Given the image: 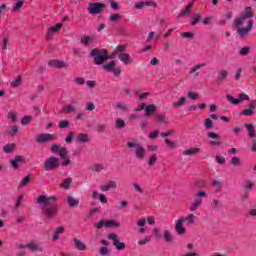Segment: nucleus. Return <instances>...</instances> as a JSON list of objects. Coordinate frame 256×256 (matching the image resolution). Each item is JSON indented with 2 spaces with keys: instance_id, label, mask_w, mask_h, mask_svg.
I'll list each match as a JSON object with an SVG mask.
<instances>
[{
  "instance_id": "nucleus-1",
  "label": "nucleus",
  "mask_w": 256,
  "mask_h": 256,
  "mask_svg": "<svg viewBox=\"0 0 256 256\" xmlns=\"http://www.w3.org/2000/svg\"><path fill=\"white\" fill-rule=\"evenodd\" d=\"M53 201H57V197L40 195L36 199L43 215H46L48 219H53L59 213V205L53 203Z\"/></svg>"
},
{
  "instance_id": "nucleus-2",
  "label": "nucleus",
  "mask_w": 256,
  "mask_h": 256,
  "mask_svg": "<svg viewBox=\"0 0 256 256\" xmlns=\"http://www.w3.org/2000/svg\"><path fill=\"white\" fill-rule=\"evenodd\" d=\"M128 142L126 143V147L128 149H131V153L132 155H134V157L136 159H139L140 161H142V159H145L146 155H147V150H145V147H143V145L133 141V138H128Z\"/></svg>"
},
{
  "instance_id": "nucleus-3",
  "label": "nucleus",
  "mask_w": 256,
  "mask_h": 256,
  "mask_svg": "<svg viewBox=\"0 0 256 256\" xmlns=\"http://www.w3.org/2000/svg\"><path fill=\"white\" fill-rule=\"evenodd\" d=\"M59 158L57 157H49L44 162L45 171H55V169H59Z\"/></svg>"
},
{
  "instance_id": "nucleus-4",
  "label": "nucleus",
  "mask_w": 256,
  "mask_h": 256,
  "mask_svg": "<svg viewBox=\"0 0 256 256\" xmlns=\"http://www.w3.org/2000/svg\"><path fill=\"white\" fill-rule=\"evenodd\" d=\"M90 55L93 57L95 65H103L107 61L106 55L101 54L97 48L92 49Z\"/></svg>"
},
{
  "instance_id": "nucleus-5",
  "label": "nucleus",
  "mask_w": 256,
  "mask_h": 256,
  "mask_svg": "<svg viewBox=\"0 0 256 256\" xmlns=\"http://www.w3.org/2000/svg\"><path fill=\"white\" fill-rule=\"evenodd\" d=\"M105 9V4L101 2H95V3H90L88 7V12L90 15H99Z\"/></svg>"
},
{
  "instance_id": "nucleus-6",
  "label": "nucleus",
  "mask_w": 256,
  "mask_h": 256,
  "mask_svg": "<svg viewBox=\"0 0 256 256\" xmlns=\"http://www.w3.org/2000/svg\"><path fill=\"white\" fill-rule=\"evenodd\" d=\"M253 20H249L247 27H240L237 26L236 29V33L239 35V37L243 38V37H247V35H249V32L251 31V29H253Z\"/></svg>"
},
{
  "instance_id": "nucleus-7",
  "label": "nucleus",
  "mask_w": 256,
  "mask_h": 256,
  "mask_svg": "<svg viewBox=\"0 0 256 256\" xmlns=\"http://www.w3.org/2000/svg\"><path fill=\"white\" fill-rule=\"evenodd\" d=\"M51 151L52 153H59L60 155V159H66L67 158V155H68V151H67V148L59 145V144H53L51 146Z\"/></svg>"
},
{
  "instance_id": "nucleus-8",
  "label": "nucleus",
  "mask_w": 256,
  "mask_h": 256,
  "mask_svg": "<svg viewBox=\"0 0 256 256\" xmlns=\"http://www.w3.org/2000/svg\"><path fill=\"white\" fill-rule=\"evenodd\" d=\"M108 239L113 241V245L117 249V251H123V249H125V243L119 242V236L117 234L115 233L109 234Z\"/></svg>"
},
{
  "instance_id": "nucleus-9",
  "label": "nucleus",
  "mask_w": 256,
  "mask_h": 256,
  "mask_svg": "<svg viewBox=\"0 0 256 256\" xmlns=\"http://www.w3.org/2000/svg\"><path fill=\"white\" fill-rule=\"evenodd\" d=\"M94 227L96 229H103V227H119V224L112 220L102 219L99 223L94 224Z\"/></svg>"
},
{
  "instance_id": "nucleus-10",
  "label": "nucleus",
  "mask_w": 256,
  "mask_h": 256,
  "mask_svg": "<svg viewBox=\"0 0 256 256\" xmlns=\"http://www.w3.org/2000/svg\"><path fill=\"white\" fill-rule=\"evenodd\" d=\"M37 143H47V141H55L53 134H40L36 137Z\"/></svg>"
},
{
  "instance_id": "nucleus-11",
  "label": "nucleus",
  "mask_w": 256,
  "mask_h": 256,
  "mask_svg": "<svg viewBox=\"0 0 256 256\" xmlns=\"http://www.w3.org/2000/svg\"><path fill=\"white\" fill-rule=\"evenodd\" d=\"M118 59L124 63V65H131V63H133V58L128 53H119Z\"/></svg>"
},
{
  "instance_id": "nucleus-12",
  "label": "nucleus",
  "mask_w": 256,
  "mask_h": 256,
  "mask_svg": "<svg viewBox=\"0 0 256 256\" xmlns=\"http://www.w3.org/2000/svg\"><path fill=\"white\" fill-rule=\"evenodd\" d=\"M183 223L184 222L181 220V218L176 221L175 231L177 235H185V233H187V229L183 227Z\"/></svg>"
},
{
  "instance_id": "nucleus-13",
  "label": "nucleus",
  "mask_w": 256,
  "mask_h": 256,
  "mask_svg": "<svg viewBox=\"0 0 256 256\" xmlns=\"http://www.w3.org/2000/svg\"><path fill=\"white\" fill-rule=\"evenodd\" d=\"M63 29V24L58 23L55 26H52L48 29L46 34L47 39H51L53 37V33H57V31H61Z\"/></svg>"
},
{
  "instance_id": "nucleus-14",
  "label": "nucleus",
  "mask_w": 256,
  "mask_h": 256,
  "mask_svg": "<svg viewBox=\"0 0 256 256\" xmlns=\"http://www.w3.org/2000/svg\"><path fill=\"white\" fill-rule=\"evenodd\" d=\"M255 107H256V101L251 102L249 104V108L243 110L242 115H245L246 117H251L255 115Z\"/></svg>"
},
{
  "instance_id": "nucleus-15",
  "label": "nucleus",
  "mask_w": 256,
  "mask_h": 256,
  "mask_svg": "<svg viewBox=\"0 0 256 256\" xmlns=\"http://www.w3.org/2000/svg\"><path fill=\"white\" fill-rule=\"evenodd\" d=\"M48 65L50 67H56L57 69H63V67H67V63L61 60H49Z\"/></svg>"
},
{
  "instance_id": "nucleus-16",
  "label": "nucleus",
  "mask_w": 256,
  "mask_h": 256,
  "mask_svg": "<svg viewBox=\"0 0 256 256\" xmlns=\"http://www.w3.org/2000/svg\"><path fill=\"white\" fill-rule=\"evenodd\" d=\"M74 247L78 251H87V245L79 240V238H74Z\"/></svg>"
},
{
  "instance_id": "nucleus-17",
  "label": "nucleus",
  "mask_w": 256,
  "mask_h": 256,
  "mask_svg": "<svg viewBox=\"0 0 256 256\" xmlns=\"http://www.w3.org/2000/svg\"><path fill=\"white\" fill-rule=\"evenodd\" d=\"M79 202V198L72 195L67 196V203L69 207H79Z\"/></svg>"
},
{
  "instance_id": "nucleus-18",
  "label": "nucleus",
  "mask_w": 256,
  "mask_h": 256,
  "mask_svg": "<svg viewBox=\"0 0 256 256\" xmlns=\"http://www.w3.org/2000/svg\"><path fill=\"white\" fill-rule=\"evenodd\" d=\"M202 203H203V199L201 198L195 199L194 202L190 205V211L192 213L197 211L199 207H201Z\"/></svg>"
},
{
  "instance_id": "nucleus-19",
  "label": "nucleus",
  "mask_w": 256,
  "mask_h": 256,
  "mask_svg": "<svg viewBox=\"0 0 256 256\" xmlns=\"http://www.w3.org/2000/svg\"><path fill=\"white\" fill-rule=\"evenodd\" d=\"M13 169H19V165L23 163V156H16L15 159L10 160Z\"/></svg>"
},
{
  "instance_id": "nucleus-20",
  "label": "nucleus",
  "mask_w": 256,
  "mask_h": 256,
  "mask_svg": "<svg viewBox=\"0 0 256 256\" xmlns=\"http://www.w3.org/2000/svg\"><path fill=\"white\" fill-rule=\"evenodd\" d=\"M205 65H206L205 63L195 65L194 67H192L190 69V75H194V77H199V72H197V71H199V69L205 67Z\"/></svg>"
},
{
  "instance_id": "nucleus-21",
  "label": "nucleus",
  "mask_w": 256,
  "mask_h": 256,
  "mask_svg": "<svg viewBox=\"0 0 256 256\" xmlns=\"http://www.w3.org/2000/svg\"><path fill=\"white\" fill-rule=\"evenodd\" d=\"M181 220H183V223H187L188 226H191L195 223V219H197V217H195V215L190 214L187 217H181Z\"/></svg>"
},
{
  "instance_id": "nucleus-22",
  "label": "nucleus",
  "mask_w": 256,
  "mask_h": 256,
  "mask_svg": "<svg viewBox=\"0 0 256 256\" xmlns=\"http://www.w3.org/2000/svg\"><path fill=\"white\" fill-rule=\"evenodd\" d=\"M89 171H93L94 173H101L105 167L103 164H92L88 167Z\"/></svg>"
},
{
  "instance_id": "nucleus-23",
  "label": "nucleus",
  "mask_w": 256,
  "mask_h": 256,
  "mask_svg": "<svg viewBox=\"0 0 256 256\" xmlns=\"http://www.w3.org/2000/svg\"><path fill=\"white\" fill-rule=\"evenodd\" d=\"M244 127L247 130V132H248L249 138L253 139V137H255V125H253V124H245Z\"/></svg>"
},
{
  "instance_id": "nucleus-24",
  "label": "nucleus",
  "mask_w": 256,
  "mask_h": 256,
  "mask_svg": "<svg viewBox=\"0 0 256 256\" xmlns=\"http://www.w3.org/2000/svg\"><path fill=\"white\" fill-rule=\"evenodd\" d=\"M212 185L216 188V193H221L223 191V182H221L220 180H212Z\"/></svg>"
},
{
  "instance_id": "nucleus-25",
  "label": "nucleus",
  "mask_w": 256,
  "mask_h": 256,
  "mask_svg": "<svg viewBox=\"0 0 256 256\" xmlns=\"http://www.w3.org/2000/svg\"><path fill=\"white\" fill-rule=\"evenodd\" d=\"M80 43H82V45L85 47H88L89 44L93 43V36H82Z\"/></svg>"
},
{
  "instance_id": "nucleus-26",
  "label": "nucleus",
  "mask_w": 256,
  "mask_h": 256,
  "mask_svg": "<svg viewBox=\"0 0 256 256\" xmlns=\"http://www.w3.org/2000/svg\"><path fill=\"white\" fill-rule=\"evenodd\" d=\"M26 249H29L30 251H43V248H41L35 242L26 244Z\"/></svg>"
},
{
  "instance_id": "nucleus-27",
  "label": "nucleus",
  "mask_w": 256,
  "mask_h": 256,
  "mask_svg": "<svg viewBox=\"0 0 256 256\" xmlns=\"http://www.w3.org/2000/svg\"><path fill=\"white\" fill-rule=\"evenodd\" d=\"M22 83H23V77L19 75L10 83V85L15 89L19 87Z\"/></svg>"
},
{
  "instance_id": "nucleus-28",
  "label": "nucleus",
  "mask_w": 256,
  "mask_h": 256,
  "mask_svg": "<svg viewBox=\"0 0 256 256\" xmlns=\"http://www.w3.org/2000/svg\"><path fill=\"white\" fill-rule=\"evenodd\" d=\"M242 17L246 18V19H251V17H253V8L251 7H246L245 10L243 11V13L241 14Z\"/></svg>"
},
{
  "instance_id": "nucleus-29",
  "label": "nucleus",
  "mask_w": 256,
  "mask_h": 256,
  "mask_svg": "<svg viewBox=\"0 0 256 256\" xmlns=\"http://www.w3.org/2000/svg\"><path fill=\"white\" fill-rule=\"evenodd\" d=\"M199 153H201V150L199 148H190L182 152L183 155H197Z\"/></svg>"
},
{
  "instance_id": "nucleus-30",
  "label": "nucleus",
  "mask_w": 256,
  "mask_h": 256,
  "mask_svg": "<svg viewBox=\"0 0 256 256\" xmlns=\"http://www.w3.org/2000/svg\"><path fill=\"white\" fill-rule=\"evenodd\" d=\"M155 118L159 123H162L163 125H168L167 116L165 114H156Z\"/></svg>"
},
{
  "instance_id": "nucleus-31",
  "label": "nucleus",
  "mask_w": 256,
  "mask_h": 256,
  "mask_svg": "<svg viewBox=\"0 0 256 256\" xmlns=\"http://www.w3.org/2000/svg\"><path fill=\"white\" fill-rule=\"evenodd\" d=\"M156 109H157V106L155 104L146 106L145 108L146 116L149 117V115H151L152 113H155Z\"/></svg>"
},
{
  "instance_id": "nucleus-32",
  "label": "nucleus",
  "mask_w": 256,
  "mask_h": 256,
  "mask_svg": "<svg viewBox=\"0 0 256 256\" xmlns=\"http://www.w3.org/2000/svg\"><path fill=\"white\" fill-rule=\"evenodd\" d=\"M187 103V98L181 97L178 102H173L172 107H175L176 109L179 107H183Z\"/></svg>"
},
{
  "instance_id": "nucleus-33",
  "label": "nucleus",
  "mask_w": 256,
  "mask_h": 256,
  "mask_svg": "<svg viewBox=\"0 0 256 256\" xmlns=\"http://www.w3.org/2000/svg\"><path fill=\"white\" fill-rule=\"evenodd\" d=\"M78 143H87L89 141V135L79 133L77 137Z\"/></svg>"
},
{
  "instance_id": "nucleus-34",
  "label": "nucleus",
  "mask_w": 256,
  "mask_h": 256,
  "mask_svg": "<svg viewBox=\"0 0 256 256\" xmlns=\"http://www.w3.org/2000/svg\"><path fill=\"white\" fill-rule=\"evenodd\" d=\"M115 65H117V63L115 62V60H113L110 63L104 65L103 70L112 72L115 69Z\"/></svg>"
},
{
  "instance_id": "nucleus-35",
  "label": "nucleus",
  "mask_w": 256,
  "mask_h": 256,
  "mask_svg": "<svg viewBox=\"0 0 256 256\" xmlns=\"http://www.w3.org/2000/svg\"><path fill=\"white\" fill-rule=\"evenodd\" d=\"M163 238L165 239L166 243H173V236L169 230H164Z\"/></svg>"
},
{
  "instance_id": "nucleus-36",
  "label": "nucleus",
  "mask_w": 256,
  "mask_h": 256,
  "mask_svg": "<svg viewBox=\"0 0 256 256\" xmlns=\"http://www.w3.org/2000/svg\"><path fill=\"white\" fill-rule=\"evenodd\" d=\"M218 81H225L227 77H229V72L227 70H221L218 72Z\"/></svg>"
},
{
  "instance_id": "nucleus-37",
  "label": "nucleus",
  "mask_w": 256,
  "mask_h": 256,
  "mask_svg": "<svg viewBox=\"0 0 256 256\" xmlns=\"http://www.w3.org/2000/svg\"><path fill=\"white\" fill-rule=\"evenodd\" d=\"M72 183H73V179L71 177L66 178L65 180H63L61 187L62 189H69Z\"/></svg>"
},
{
  "instance_id": "nucleus-38",
  "label": "nucleus",
  "mask_w": 256,
  "mask_h": 256,
  "mask_svg": "<svg viewBox=\"0 0 256 256\" xmlns=\"http://www.w3.org/2000/svg\"><path fill=\"white\" fill-rule=\"evenodd\" d=\"M247 18H244L242 15L239 18L234 19L233 23L235 27H241Z\"/></svg>"
},
{
  "instance_id": "nucleus-39",
  "label": "nucleus",
  "mask_w": 256,
  "mask_h": 256,
  "mask_svg": "<svg viewBox=\"0 0 256 256\" xmlns=\"http://www.w3.org/2000/svg\"><path fill=\"white\" fill-rule=\"evenodd\" d=\"M193 5L194 2H189L186 9L180 13L179 18L183 17L184 15H187V13H189V11H191V9L193 8Z\"/></svg>"
},
{
  "instance_id": "nucleus-40",
  "label": "nucleus",
  "mask_w": 256,
  "mask_h": 256,
  "mask_svg": "<svg viewBox=\"0 0 256 256\" xmlns=\"http://www.w3.org/2000/svg\"><path fill=\"white\" fill-rule=\"evenodd\" d=\"M204 127L207 131L211 130V128L213 127V120H211V118H206L204 120Z\"/></svg>"
},
{
  "instance_id": "nucleus-41",
  "label": "nucleus",
  "mask_w": 256,
  "mask_h": 256,
  "mask_svg": "<svg viewBox=\"0 0 256 256\" xmlns=\"http://www.w3.org/2000/svg\"><path fill=\"white\" fill-rule=\"evenodd\" d=\"M120 19H121V14H112L108 18V21H110V23H117V21H119Z\"/></svg>"
},
{
  "instance_id": "nucleus-42",
  "label": "nucleus",
  "mask_w": 256,
  "mask_h": 256,
  "mask_svg": "<svg viewBox=\"0 0 256 256\" xmlns=\"http://www.w3.org/2000/svg\"><path fill=\"white\" fill-rule=\"evenodd\" d=\"M31 182V174H28L25 178L21 180L20 187H25V185H29Z\"/></svg>"
},
{
  "instance_id": "nucleus-43",
  "label": "nucleus",
  "mask_w": 256,
  "mask_h": 256,
  "mask_svg": "<svg viewBox=\"0 0 256 256\" xmlns=\"http://www.w3.org/2000/svg\"><path fill=\"white\" fill-rule=\"evenodd\" d=\"M227 101H229V103H231L232 105H239V98H234L231 95H227L226 96Z\"/></svg>"
},
{
  "instance_id": "nucleus-44",
  "label": "nucleus",
  "mask_w": 256,
  "mask_h": 256,
  "mask_svg": "<svg viewBox=\"0 0 256 256\" xmlns=\"http://www.w3.org/2000/svg\"><path fill=\"white\" fill-rule=\"evenodd\" d=\"M202 17L203 16L200 13L196 14L194 16V20L190 23V25H192V27H195V25L201 21Z\"/></svg>"
},
{
  "instance_id": "nucleus-45",
  "label": "nucleus",
  "mask_w": 256,
  "mask_h": 256,
  "mask_svg": "<svg viewBox=\"0 0 256 256\" xmlns=\"http://www.w3.org/2000/svg\"><path fill=\"white\" fill-rule=\"evenodd\" d=\"M13 149H15V144H8L3 147L5 153H13Z\"/></svg>"
},
{
  "instance_id": "nucleus-46",
  "label": "nucleus",
  "mask_w": 256,
  "mask_h": 256,
  "mask_svg": "<svg viewBox=\"0 0 256 256\" xmlns=\"http://www.w3.org/2000/svg\"><path fill=\"white\" fill-rule=\"evenodd\" d=\"M157 163V154H153L148 160V166L153 167Z\"/></svg>"
},
{
  "instance_id": "nucleus-47",
  "label": "nucleus",
  "mask_w": 256,
  "mask_h": 256,
  "mask_svg": "<svg viewBox=\"0 0 256 256\" xmlns=\"http://www.w3.org/2000/svg\"><path fill=\"white\" fill-rule=\"evenodd\" d=\"M212 207L213 209H221L223 207V203H221L219 200H212Z\"/></svg>"
},
{
  "instance_id": "nucleus-48",
  "label": "nucleus",
  "mask_w": 256,
  "mask_h": 256,
  "mask_svg": "<svg viewBox=\"0 0 256 256\" xmlns=\"http://www.w3.org/2000/svg\"><path fill=\"white\" fill-rule=\"evenodd\" d=\"M238 101H239V103H243V101H249V95H247L245 93L239 94Z\"/></svg>"
},
{
  "instance_id": "nucleus-49",
  "label": "nucleus",
  "mask_w": 256,
  "mask_h": 256,
  "mask_svg": "<svg viewBox=\"0 0 256 256\" xmlns=\"http://www.w3.org/2000/svg\"><path fill=\"white\" fill-rule=\"evenodd\" d=\"M249 51H251V47L249 46L243 47L242 49H240L239 55H242V56L249 55Z\"/></svg>"
},
{
  "instance_id": "nucleus-50",
  "label": "nucleus",
  "mask_w": 256,
  "mask_h": 256,
  "mask_svg": "<svg viewBox=\"0 0 256 256\" xmlns=\"http://www.w3.org/2000/svg\"><path fill=\"white\" fill-rule=\"evenodd\" d=\"M17 131H19V127H17V126H12L11 130H7V131H6V134H7V135H12V137H13V135H16V134H17Z\"/></svg>"
},
{
  "instance_id": "nucleus-51",
  "label": "nucleus",
  "mask_w": 256,
  "mask_h": 256,
  "mask_svg": "<svg viewBox=\"0 0 256 256\" xmlns=\"http://www.w3.org/2000/svg\"><path fill=\"white\" fill-rule=\"evenodd\" d=\"M58 127H60V129H67V127H69V121L61 120L58 124Z\"/></svg>"
},
{
  "instance_id": "nucleus-52",
  "label": "nucleus",
  "mask_w": 256,
  "mask_h": 256,
  "mask_svg": "<svg viewBox=\"0 0 256 256\" xmlns=\"http://www.w3.org/2000/svg\"><path fill=\"white\" fill-rule=\"evenodd\" d=\"M125 127V121L122 119L116 120V129H123Z\"/></svg>"
},
{
  "instance_id": "nucleus-53",
  "label": "nucleus",
  "mask_w": 256,
  "mask_h": 256,
  "mask_svg": "<svg viewBox=\"0 0 256 256\" xmlns=\"http://www.w3.org/2000/svg\"><path fill=\"white\" fill-rule=\"evenodd\" d=\"M151 241V237L146 236L144 239L138 241V245L143 246L147 245Z\"/></svg>"
},
{
  "instance_id": "nucleus-54",
  "label": "nucleus",
  "mask_w": 256,
  "mask_h": 256,
  "mask_svg": "<svg viewBox=\"0 0 256 256\" xmlns=\"http://www.w3.org/2000/svg\"><path fill=\"white\" fill-rule=\"evenodd\" d=\"M63 111L64 113H73V111H75V107L68 105V106H64L63 107Z\"/></svg>"
},
{
  "instance_id": "nucleus-55",
  "label": "nucleus",
  "mask_w": 256,
  "mask_h": 256,
  "mask_svg": "<svg viewBox=\"0 0 256 256\" xmlns=\"http://www.w3.org/2000/svg\"><path fill=\"white\" fill-rule=\"evenodd\" d=\"M207 137L209 139H221V136L215 132H208Z\"/></svg>"
},
{
  "instance_id": "nucleus-56",
  "label": "nucleus",
  "mask_w": 256,
  "mask_h": 256,
  "mask_svg": "<svg viewBox=\"0 0 256 256\" xmlns=\"http://www.w3.org/2000/svg\"><path fill=\"white\" fill-rule=\"evenodd\" d=\"M75 135V132H70L68 133L66 139H65V142L66 143H73V136Z\"/></svg>"
},
{
  "instance_id": "nucleus-57",
  "label": "nucleus",
  "mask_w": 256,
  "mask_h": 256,
  "mask_svg": "<svg viewBox=\"0 0 256 256\" xmlns=\"http://www.w3.org/2000/svg\"><path fill=\"white\" fill-rule=\"evenodd\" d=\"M31 122V116H24L21 120L22 125H29Z\"/></svg>"
},
{
  "instance_id": "nucleus-58",
  "label": "nucleus",
  "mask_w": 256,
  "mask_h": 256,
  "mask_svg": "<svg viewBox=\"0 0 256 256\" xmlns=\"http://www.w3.org/2000/svg\"><path fill=\"white\" fill-rule=\"evenodd\" d=\"M134 191H137V193H140V195H143V189H141V186L139 183H133Z\"/></svg>"
},
{
  "instance_id": "nucleus-59",
  "label": "nucleus",
  "mask_w": 256,
  "mask_h": 256,
  "mask_svg": "<svg viewBox=\"0 0 256 256\" xmlns=\"http://www.w3.org/2000/svg\"><path fill=\"white\" fill-rule=\"evenodd\" d=\"M125 49H126L125 46L119 45V46H117V47L115 48V53H118V55H119V53H124Z\"/></svg>"
},
{
  "instance_id": "nucleus-60",
  "label": "nucleus",
  "mask_w": 256,
  "mask_h": 256,
  "mask_svg": "<svg viewBox=\"0 0 256 256\" xmlns=\"http://www.w3.org/2000/svg\"><path fill=\"white\" fill-rule=\"evenodd\" d=\"M23 1H18L16 2L14 8H13V11H19L21 9V7H23Z\"/></svg>"
},
{
  "instance_id": "nucleus-61",
  "label": "nucleus",
  "mask_w": 256,
  "mask_h": 256,
  "mask_svg": "<svg viewBox=\"0 0 256 256\" xmlns=\"http://www.w3.org/2000/svg\"><path fill=\"white\" fill-rule=\"evenodd\" d=\"M100 255H102V256L109 255V248L101 247L100 248Z\"/></svg>"
},
{
  "instance_id": "nucleus-62",
  "label": "nucleus",
  "mask_w": 256,
  "mask_h": 256,
  "mask_svg": "<svg viewBox=\"0 0 256 256\" xmlns=\"http://www.w3.org/2000/svg\"><path fill=\"white\" fill-rule=\"evenodd\" d=\"M188 97H189V99H193V100L199 99V94L190 91V92H188Z\"/></svg>"
},
{
  "instance_id": "nucleus-63",
  "label": "nucleus",
  "mask_w": 256,
  "mask_h": 256,
  "mask_svg": "<svg viewBox=\"0 0 256 256\" xmlns=\"http://www.w3.org/2000/svg\"><path fill=\"white\" fill-rule=\"evenodd\" d=\"M241 162V160L239 159V157L237 156H234L231 160H230V163L232 165H239V163Z\"/></svg>"
},
{
  "instance_id": "nucleus-64",
  "label": "nucleus",
  "mask_w": 256,
  "mask_h": 256,
  "mask_svg": "<svg viewBox=\"0 0 256 256\" xmlns=\"http://www.w3.org/2000/svg\"><path fill=\"white\" fill-rule=\"evenodd\" d=\"M74 81L77 85H85V78L78 77Z\"/></svg>"
}]
</instances>
